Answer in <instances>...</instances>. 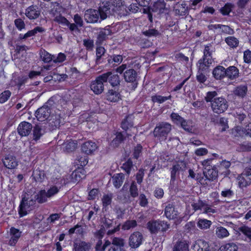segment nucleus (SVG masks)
Masks as SVG:
<instances>
[{
  "instance_id": "f257e3e1",
  "label": "nucleus",
  "mask_w": 251,
  "mask_h": 251,
  "mask_svg": "<svg viewBox=\"0 0 251 251\" xmlns=\"http://www.w3.org/2000/svg\"><path fill=\"white\" fill-rule=\"evenodd\" d=\"M172 129L171 124L167 122L157 123L153 131L154 137L159 142L165 141Z\"/></svg>"
},
{
  "instance_id": "f03ea898",
  "label": "nucleus",
  "mask_w": 251,
  "mask_h": 251,
  "mask_svg": "<svg viewBox=\"0 0 251 251\" xmlns=\"http://www.w3.org/2000/svg\"><path fill=\"white\" fill-rule=\"evenodd\" d=\"M35 207L34 201L29 199L25 195L22 196L20 204L18 207V212L20 218L27 215Z\"/></svg>"
},
{
  "instance_id": "7ed1b4c3",
  "label": "nucleus",
  "mask_w": 251,
  "mask_h": 251,
  "mask_svg": "<svg viewBox=\"0 0 251 251\" xmlns=\"http://www.w3.org/2000/svg\"><path fill=\"white\" fill-rule=\"evenodd\" d=\"M54 104V101L52 98H51L42 107L36 111L35 115L39 121L43 122L49 118L52 106Z\"/></svg>"
},
{
  "instance_id": "20e7f679",
  "label": "nucleus",
  "mask_w": 251,
  "mask_h": 251,
  "mask_svg": "<svg viewBox=\"0 0 251 251\" xmlns=\"http://www.w3.org/2000/svg\"><path fill=\"white\" fill-rule=\"evenodd\" d=\"M107 74H102L97 76L90 84L91 90L96 95L101 94L104 90V83L107 82Z\"/></svg>"
},
{
  "instance_id": "39448f33",
  "label": "nucleus",
  "mask_w": 251,
  "mask_h": 251,
  "mask_svg": "<svg viewBox=\"0 0 251 251\" xmlns=\"http://www.w3.org/2000/svg\"><path fill=\"white\" fill-rule=\"evenodd\" d=\"M211 106L214 113L221 114L224 113L227 109L228 105L225 98L218 97L214 99Z\"/></svg>"
},
{
  "instance_id": "423d86ee",
  "label": "nucleus",
  "mask_w": 251,
  "mask_h": 251,
  "mask_svg": "<svg viewBox=\"0 0 251 251\" xmlns=\"http://www.w3.org/2000/svg\"><path fill=\"white\" fill-rule=\"evenodd\" d=\"M144 241L143 235L139 231H134L130 234L128 239V245L133 249L139 248Z\"/></svg>"
},
{
  "instance_id": "0eeeda50",
  "label": "nucleus",
  "mask_w": 251,
  "mask_h": 251,
  "mask_svg": "<svg viewBox=\"0 0 251 251\" xmlns=\"http://www.w3.org/2000/svg\"><path fill=\"white\" fill-rule=\"evenodd\" d=\"M203 174L205 178L203 181L204 182V184L208 185L207 181L210 182L217 178L218 170L215 166L207 165L204 168Z\"/></svg>"
},
{
  "instance_id": "6e6552de",
  "label": "nucleus",
  "mask_w": 251,
  "mask_h": 251,
  "mask_svg": "<svg viewBox=\"0 0 251 251\" xmlns=\"http://www.w3.org/2000/svg\"><path fill=\"white\" fill-rule=\"evenodd\" d=\"M123 77L126 82L131 83L132 88L135 89L138 84L137 73L133 69H127L124 73Z\"/></svg>"
},
{
  "instance_id": "1a4fd4ad",
  "label": "nucleus",
  "mask_w": 251,
  "mask_h": 251,
  "mask_svg": "<svg viewBox=\"0 0 251 251\" xmlns=\"http://www.w3.org/2000/svg\"><path fill=\"white\" fill-rule=\"evenodd\" d=\"M32 128L33 126L31 123L23 121L19 124L17 131L21 137H26L31 133Z\"/></svg>"
},
{
  "instance_id": "9d476101",
  "label": "nucleus",
  "mask_w": 251,
  "mask_h": 251,
  "mask_svg": "<svg viewBox=\"0 0 251 251\" xmlns=\"http://www.w3.org/2000/svg\"><path fill=\"white\" fill-rule=\"evenodd\" d=\"M100 17L98 10L93 9H89L85 11L84 18L87 23H97Z\"/></svg>"
},
{
  "instance_id": "9b49d317",
  "label": "nucleus",
  "mask_w": 251,
  "mask_h": 251,
  "mask_svg": "<svg viewBox=\"0 0 251 251\" xmlns=\"http://www.w3.org/2000/svg\"><path fill=\"white\" fill-rule=\"evenodd\" d=\"M40 14V8L36 5H31L25 9V15L30 20L37 19Z\"/></svg>"
},
{
  "instance_id": "f8f14e48",
  "label": "nucleus",
  "mask_w": 251,
  "mask_h": 251,
  "mask_svg": "<svg viewBox=\"0 0 251 251\" xmlns=\"http://www.w3.org/2000/svg\"><path fill=\"white\" fill-rule=\"evenodd\" d=\"M9 234L10 238L8 241V245L11 247H14L21 237L22 232L19 229L12 226L10 228Z\"/></svg>"
},
{
  "instance_id": "ddd939ff",
  "label": "nucleus",
  "mask_w": 251,
  "mask_h": 251,
  "mask_svg": "<svg viewBox=\"0 0 251 251\" xmlns=\"http://www.w3.org/2000/svg\"><path fill=\"white\" fill-rule=\"evenodd\" d=\"M4 166L8 169H14L18 165L16 157L12 155H7L2 160Z\"/></svg>"
},
{
  "instance_id": "4468645a",
  "label": "nucleus",
  "mask_w": 251,
  "mask_h": 251,
  "mask_svg": "<svg viewBox=\"0 0 251 251\" xmlns=\"http://www.w3.org/2000/svg\"><path fill=\"white\" fill-rule=\"evenodd\" d=\"M97 148L98 146L95 142L87 141L82 144L81 150L82 152L89 155L93 154Z\"/></svg>"
},
{
  "instance_id": "2eb2a0df",
  "label": "nucleus",
  "mask_w": 251,
  "mask_h": 251,
  "mask_svg": "<svg viewBox=\"0 0 251 251\" xmlns=\"http://www.w3.org/2000/svg\"><path fill=\"white\" fill-rule=\"evenodd\" d=\"M85 176V170L83 168L79 167H77L71 175L72 181L74 183L79 182L82 179L84 178Z\"/></svg>"
},
{
  "instance_id": "dca6fc26",
  "label": "nucleus",
  "mask_w": 251,
  "mask_h": 251,
  "mask_svg": "<svg viewBox=\"0 0 251 251\" xmlns=\"http://www.w3.org/2000/svg\"><path fill=\"white\" fill-rule=\"evenodd\" d=\"M111 4L108 1L102 2L99 6L98 12L100 18L101 20H105L107 17L108 14H110Z\"/></svg>"
},
{
  "instance_id": "f3484780",
  "label": "nucleus",
  "mask_w": 251,
  "mask_h": 251,
  "mask_svg": "<svg viewBox=\"0 0 251 251\" xmlns=\"http://www.w3.org/2000/svg\"><path fill=\"white\" fill-rule=\"evenodd\" d=\"M192 250V251H209V245L207 242L199 239L193 244Z\"/></svg>"
},
{
  "instance_id": "a211bd4d",
  "label": "nucleus",
  "mask_w": 251,
  "mask_h": 251,
  "mask_svg": "<svg viewBox=\"0 0 251 251\" xmlns=\"http://www.w3.org/2000/svg\"><path fill=\"white\" fill-rule=\"evenodd\" d=\"M104 74H107V82L108 81L112 88H120V79L118 75L113 74L111 72L108 71Z\"/></svg>"
},
{
  "instance_id": "6ab92c4d",
  "label": "nucleus",
  "mask_w": 251,
  "mask_h": 251,
  "mask_svg": "<svg viewBox=\"0 0 251 251\" xmlns=\"http://www.w3.org/2000/svg\"><path fill=\"white\" fill-rule=\"evenodd\" d=\"M107 100L111 102H117L121 99L120 88H112L106 94Z\"/></svg>"
},
{
  "instance_id": "aec40b11",
  "label": "nucleus",
  "mask_w": 251,
  "mask_h": 251,
  "mask_svg": "<svg viewBox=\"0 0 251 251\" xmlns=\"http://www.w3.org/2000/svg\"><path fill=\"white\" fill-rule=\"evenodd\" d=\"M213 59L201 58L197 64V67L200 72H206L208 71L210 66L212 64Z\"/></svg>"
},
{
  "instance_id": "412c9836",
  "label": "nucleus",
  "mask_w": 251,
  "mask_h": 251,
  "mask_svg": "<svg viewBox=\"0 0 251 251\" xmlns=\"http://www.w3.org/2000/svg\"><path fill=\"white\" fill-rule=\"evenodd\" d=\"M45 31V29L42 26H36L33 29L28 31L26 33L23 34L20 33L19 35V39L20 40L26 39L28 37L35 36L38 32L42 33Z\"/></svg>"
},
{
  "instance_id": "4be33fe9",
  "label": "nucleus",
  "mask_w": 251,
  "mask_h": 251,
  "mask_svg": "<svg viewBox=\"0 0 251 251\" xmlns=\"http://www.w3.org/2000/svg\"><path fill=\"white\" fill-rule=\"evenodd\" d=\"M133 126L134 123L132 116L128 114L122 121L120 126L122 129L126 132L131 128Z\"/></svg>"
},
{
  "instance_id": "5701e85b",
  "label": "nucleus",
  "mask_w": 251,
  "mask_h": 251,
  "mask_svg": "<svg viewBox=\"0 0 251 251\" xmlns=\"http://www.w3.org/2000/svg\"><path fill=\"white\" fill-rule=\"evenodd\" d=\"M111 30L108 28H103L99 32L96 44L98 46L101 45L104 41L107 39V36L111 35Z\"/></svg>"
},
{
  "instance_id": "b1692460",
  "label": "nucleus",
  "mask_w": 251,
  "mask_h": 251,
  "mask_svg": "<svg viewBox=\"0 0 251 251\" xmlns=\"http://www.w3.org/2000/svg\"><path fill=\"white\" fill-rule=\"evenodd\" d=\"M189 8L185 1L181 3H177L174 6V11L176 14L180 16H185L188 14Z\"/></svg>"
},
{
  "instance_id": "393cba45",
  "label": "nucleus",
  "mask_w": 251,
  "mask_h": 251,
  "mask_svg": "<svg viewBox=\"0 0 251 251\" xmlns=\"http://www.w3.org/2000/svg\"><path fill=\"white\" fill-rule=\"evenodd\" d=\"M212 75L216 80H221L226 77V69L221 65L217 66L213 69Z\"/></svg>"
},
{
  "instance_id": "a878e982",
  "label": "nucleus",
  "mask_w": 251,
  "mask_h": 251,
  "mask_svg": "<svg viewBox=\"0 0 251 251\" xmlns=\"http://www.w3.org/2000/svg\"><path fill=\"white\" fill-rule=\"evenodd\" d=\"M75 251H90L91 248V244L84 241L79 240L74 244Z\"/></svg>"
},
{
  "instance_id": "bb28decb",
  "label": "nucleus",
  "mask_w": 251,
  "mask_h": 251,
  "mask_svg": "<svg viewBox=\"0 0 251 251\" xmlns=\"http://www.w3.org/2000/svg\"><path fill=\"white\" fill-rule=\"evenodd\" d=\"M48 197L45 189H42L34 196V198L32 199L34 201V203L36 204V201L40 204L44 203L48 201Z\"/></svg>"
},
{
  "instance_id": "cd10ccee",
  "label": "nucleus",
  "mask_w": 251,
  "mask_h": 251,
  "mask_svg": "<svg viewBox=\"0 0 251 251\" xmlns=\"http://www.w3.org/2000/svg\"><path fill=\"white\" fill-rule=\"evenodd\" d=\"M239 76V69L234 66H230L226 69V75L230 80H233Z\"/></svg>"
},
{
  "instance_id": "c85d7f7f",
  "label": "nucleus",
  "mask_w": 251,
  "mask_h": 251,
  "mask_svg": "<svg viewBox=\"0 0 251 251\" xmlns=\"http://www.w3.org/2000/svg\"><path fill=\"white\" fill-rule=\"evenodd\" d=\"M77 142L76 141L69 139L66 140L63 144V151L69 153L74 151L76 148Z\"/></svg>"
},
{
  "instance_id": "c756f323",
  "label": "nucleus",
  "mask_w": 251,
  "mask_h": 251,
  "mask_svg": "<svg viewBox=\"0 0 251 251\" xmlns=\"http://www.w3.org/2000/svg\"><path fill=\"white\" fill-rule=\"evenodd\" d=\"M164 214L166 217L169 219H175L177 218L178 211L175 209L174 206L170 204L167 205L165 208Z\"/></svg>"
},
{
  "instance_id": "7c9ffc66",
  "label": "nucleus",
  "mask_w": 251,
  "mask_h": 251,
  "mask_svg": "<svg viewBox=\"0 0 251 251\" xmlns=\"http://www.w3.org/2000/svg\"><path fill=\"white\" fill-rule=\"evenodd\" d=\"M173 251H189V245L185 240L177 241L174 245Z\"/></svg>"
},
{
  "instance_id": "2f4dec72",
  "label": "nucleus",
  "mask_w": 251,
  "mask_h": 251,
  "mask_svg": "<svg viewBox=\"0 0 251 251\" xmlns=\"http://www.w3.org/2000/svg\"><path fill=\"white\" fill-rule=\"evenodd\" d=\"M115 134L116 136L111 141V144L114 147L117 148L126 140V136L119 131H117Z\"/></svg>"
},
{
  "instance_id": "473e14b6",
  "label": "nucleus",
  "mask_w": 251,
  "mask_h": 251,
  "mask_svg": "<svg viewBox=\"0 0 251 251\" xmlns=\"http://www.w3.org/2000/svg\"><path fill=\"white\" fill-rule=\"evenodd\" d=\"M248 87L246 85H240L236 86L234 91V94L240 98H244L247 95Z\"/></svg>"
},
{
  "instance_id": "72a5a7b5",
  "label": "nucleus",
  "mask_w": 251,
  "mask_h": 251,
  "mask_svg": "<svg viewBox=\"0 0 251 251\" xmlns=\"http://www.w3.org/2000/svg\"><path fill=\"white\" fill-rule=\"evenodd\" d=\"M53 15L54 17V21L57 23L58 24L66 25L67 24H69V21L65 17L62 16L60 11L58 13L57 8H56L54 12H53Z\"/></svg>"
},
{
  "instance_id": "f704fd0d",
  "label": "nucleus",
  "mask_w": 251,
  "mask_h": 251,
  "mask_svg": "<svg viewBox=\"0 0 251 251\" xmlns=\"http://www.w3.org/2000/svg\"><path fill=\"white\" fill-rule=\"evenodd\" d=\"M147 227L152 234H156L159 231L158 220H151L147 224Z\"/></svg>"
},
{
  "instance_id": "c9c22d12",
  "label": "nucleus",
  "mask_w": 251,
  "mask_h": 251,
  "mask_svg": "<svg viewBox=\"0 0 251 251\" xmlns=\"http://www.w3.org/2000/svg\"><path fill=\"white\" fill-rule=\"evenodd\" d=\"M32 176L37 182H43L46 176L44 170L36 169L33 172Z\"/></svg>"
},
{
  "instance_id": "e433bc0d",
  "label": "nucleus",
  "mask_w": 251,
  "mask_h": 251,
  "mask_svg": "<svg viewBox=\"0 0 251 251\" xmlns=\"http://www.w3.org/2000/svg\"><path fill=\"white\" fill-rule=\"evenodd\" d=\"M214 49L211 43H208L204 45L202 58L212 59V52L214 51Z\"/></svg>"
},
{
  "instance_id": "4c0bfd02",
  "label": "nucleus",
  "mask_w": 251,
  "mask_h": 251,
  "mask_svg": "<svg viewBox=\"0 0 251 251\" xmlns=\"http://www.w3.org/2000/svg\"><path fill=\"white\" fill-rule=\"evenodd\" d=\"M166 3L163 1H157L155 2L152 7V11L154 12L162 13L165 9Z\"/></svg>"
},
{
  "instance_id": "58836bf2",
  "label": "nucleus",
  "mask_w": 251,
  "mask_h": 251,
  "mask_svg": "<svg viewBox=\"0 0 251 251\" xmlns=\"http://www.w3.org/2000/svg\"><path fill=\"white\" fill-rule=\"evenodd\" d=\"M172 99V96L170 95L168 96H162L159 95H152L151 97V100L153 103H162L167 100H170Z\"/></svg>"
},
{
  "instance_id": "ea45409f",
  "label": "nucleus",
  "mask_w": 251,
  "mask_h": 251,
  "mask_svg": "<svg viewBox=\"0 0 251 251\" xmlns=\"http://www.w3.org/2000/svg\"><path fill=\"white\" fill-rule=\"evenodd\" d=\"M124 176L122 173L117 174L112 177L113 183L115 187L119 188L123 184Z\"/></svg>"
},
{
  "instance_id": "a19ab883",
  "label": "nucleus",
  "mask_w": 251,
  "mask_h": 251,
  "mask_svg": "<svg viewBox=\"0 0 251 251\" xmlns=\"http://www.w3.org/2000/svg\"><path fill=\"white\" fill-rule=\"evenodd\" d=\"M225 41L228 46L233 49L237 48L239 43V40L234 36H228L226 37L225 39Z\"/></svg>"
},
{
  "instance_id": "79ce46f5",
  "label": "nucleus",
  "mask_w": 251,
  "mask_h": 251,
  "mask_svg": "<svg viewBox=\"0 0 251 251\" xmlns=\"http://www.w3.org/2000/svg\"><path fill=\"white\" fill-rule=\"evenodd\" d=\"M238 248L233 243H226L221 246L219 251H237Z\"/></svg>"
},
{
  "instance_id": "37998d69",
  "label": "nucleus",
  "mask_w": 251,
  "mask_h": 251,
  "mask_svg": "<svg viewBox=\"0 0 251 251\" xmlns=\"http://www.w3.org/2000/svg\"><path fill=\"white\" fill-rule=\"evenodd\" d=\"M137 223L135 220H128L125 221L122 226V229L124 230H128L131 228L136 227Z\"/></svg>"
},
{
  "instance_id": "c03bdc74",
  "label": "nucleus",
  "mask_w": 251,
  "mask_h": 251,
  "mask_svg": "<svg viewBox=\"0 0 251 251\" xmlns=\"http://www.w3.org/2000/svg\"><path fill=\"white\" fill-rule=\"evenodd\" d=\"M212 225V222L205 219H200L197 223V226L201 229L209 228Z\"/></svg>"
},
{
  "instance_id": "a18cd8bd",
  "label": "nucleus",
  "mask_w": 251,
  "mask_h": 251,
  "mask_svg": "<svg viewBox=\"0 0 251 251\" xmlns=\"http://www.w3.org/2000/svg\"><path fill=\"white\" fill-rule=\"evenodd\" d=\"M42 129L40 126L36 125L33 127V140L35 142H37L43 135L42 133Z\"/></svg>"
},
{
  "instance_id": "49530a36",
  "label": "nucleus",
  "mask_w": 251,
  "mask_h": 251,
  "mask_svg": "<svg viewBox=\"0 0 251 251\" xmlns=\"http://www.w3.org/2000/svg\"><path fill=\"white\" fill-rule=\"evenodd\" d=\"M40 57L42 58V61L44 63H49L51 60L53 61V58H54V56H52L45 50H41Z\"/></svg>"
},
{
  "instance_id": "de8ad7c7",
  "label": "nucleus",
  "mask_w": 251,
  "mask_h": 251,
  "mask_svg": "<svg viewBox=\"0 0 251 251\" xmlns=\"http://www.w3.org/2000/svg\"><path fill=\"white\" fill-rule=\"evenodd\" d=\"M88 162V157L86 155H80L77 157L75 160V163L77 165V167L83 168L86 166Z\"/></svg>"
},
{
  "instance_id": "09e8293b",
  "label": "nucleus",
  "mask_w": 251,
  "mask_h": 251,
  "mask_svg": "<svg viewBox=\"0 0 251 251\" xmlns=\"http://www.w3.org/2000/svg\"><path fill=\"white\" fill-rule=\"evenodd\" d=\"M143 147L140 144H137L133 149V158L138 159L142 154Z\"/></svg>"
},
{
  "instance_id": "8fccbe9b",
  "label": "nucleus",
  "mask_w": 251,
  "mask_h": 251,
  "mask_svg": "<svg viewBox=\"0 0 251 251\" xmlns=\"http://www.w3.org/2000/svg\"><path fill=\"white\" fill-rule=\"evenodd\" d=\"M133 164L131 159L128 158L127 160L123 164L122 168L127 175L130 174L132 168H133Z\"/></svg>"
},
{
  "instance_id": "3c124183",
  "label": "nucleus",
  "mask_w": 251,
  "mask_h": 251,
  "mask_svg": "<svg viewBox=\"0 0 251 251\" xmlns=\"http://www.w3.org/2000/svg\"><path fill=\"white\" fill-rule=\"evenodd\" d=\"M206 205V201H202L200 199L198 200V201L196 202H194L192 203L191 206L193 208V209L195 211L198 210H201L203 209L204 206Z\"/></svg>"
},
{
  "instance_id": "603ef678",
  "label": "nucleus",
  "mask_w": 251,
  "mask_h": 251,
  "mask_svg": "<svg viewBox=\"0 0 251 251\" xmlns=\"http://www.w3.org/2000/svg\"><path fill=\"white\" fill-rule=\"evenodd\" d=\"M170 118L172 122L176 126H179L184 119V118L180 116L178 113L174 112L171 114Z\"/></svg>"
},
{
  "instance_id": "864d4df0",
  "label": "nucleus",
  "mask_w": 251,
  "mask_h": 251,
  "mask_svg": "<svg viewBox=\"0 0 251 251\" xmlns=\"http://www.w3.org/2000/svg\"><path fill=\"white\" fill-rule=\"evenodd\" d=\"M216 233L219 238H224L229 235V232L223 226H219L217 228Z\"/></svg>"
},
{
  "instance_id": "5fc2aeb1",
  "label": "nucleus",
  "mask_w": 251,
  "mask_h": 251,
  "mask_svg": "<svg viewBox=\"0 0 251 251\" xmlns=\"http://www.w3.org/2000/svg\"><path fill=\"white\" fill-rule=\"evenodd\" d=\"M233 5L230 3H226L220 9V12L223 16H227L229 14L232 10Z\"/></svg>"
},
{
  "instance_id": "6e6d98bb",
  "label": "nucleus",
  "mask_w": 251,
  "mask_h": 251,
  "mask_svg": "<svg viewBox=\"0 0 251 251\" xmlns=\"http://www.w3.org/2000/svg\"><path fill=\"white\" fill-rule=\"evenodd\" d=\"M142 34L148 37H156L159 35V32L155 28H150L148 30L142 31Z\"/></svg>"
},
{
  "instance_id": "4d7b16f0",
  "label": "nucleus",
  "mask_w": 251,
  "mask_h": 251,
  "mask_svg": "<svg viewBox=\"0 0 251 251\" xmlns=\"http://www.w3.org/2000/svg\"><path fill=\"white\" fill-rule=\"evenodd\" d=\"M125 245L124 240L119 237H114L112 242L111 247L124 248Z\"/></svg>"
},
{
  "instance_id": "13d9d810",
  "label": "nucleus",
  "mask_w": 251,
  "mask_h": 251,
  "mask_svg": "<svg viewBox=\"0 0 251 251\" xmlns=\"http://www.w3.org/2000/svg\"><path fill=\"white\" fill-rule=\"evenodd\" d=\"M181 169L179 164H176L173 165L171 171V180L175 181L176 178V173Z\"/></svg>"
},
{
  "instance_id": "bf43d9fd",
  "label": "nucleus",
  "mask_w": 251,
  "mask_h": 251,
  "mask_svg": "<svg viewBox=\"0 0 251 251\" xmlns=\"http://www.w3.org/2000/svg\"><path fill=\"white\" fill-rule=\"evenodd\" d=\"M185 231L187 233H192L196 230V223L194 221L188 222L184 227Z\"/></svg>"
},
{
  "instance_id": "052dcab7",
  "label": "nucleus",
  "mask_w": 251,
  "mask_h": 251,
  "mask_svg": "<svg viewBox=\"0 0 251 251\" xmlns=\"http://www.w3.org/2000/svg\"><path fill=\"white\" fill-rule=\"evenodd\" d=\"M112 196L108 194L103 195L101 201L102 206L103 208H106L108 205H110L112 202Z\"/></svg>"
},
{
  "instance_id": "680f3d73",
  "label": "nucleus",
  "mask_w": 251,
  "mask_h": 251,
  "mask_svg": "<svg viewBox=\"0 0 251 251\" xmlns=\"http://www.w3.org/2000/svg\"><path fill=\"white\" fill-rule=\"evenodd\" d=\"M129 193L130 196L133 198H135L138 196V191L136 183L133 181L131 182L129 187Z\"/></svg>"
},
{
  "instance_id": "e2e57ef3",
  "label": "nucleus",
  "mask_w": 251,
  "mask_h": 251,
  "mask_svg": "<svg viewBox=\"0 0 251 251\" xmlns=\"http://www.w3.org/2000/svg\"><path fill=\"white\" fill-rule=\"evenodd\" d=\"M11 95V92L9 90H5L0 94V103L5 102Z\"/></svg>"
},
{
  "instance_id": "0e129e2a",
  "label": "nucleus",
  "mask_w": 251,
  "mask_h": 251,
  "mask_svg": "<svg viewBox=\"0 0 251 251\" xmlns=\"http://www.w3.org/2000/svg\"><path fill=\"white\" fill-rule=\"evenodd\" d=\"M14 25L19 31H22L25 28L24 21L20 18L16 19L14 20Z\"/></svg>"
},
{
  "instance_id": "69168bd1",
  "label": "nucleus",
  "mask_w": 251,
  "mask_h": 251,
  "mask_svg": "<svg viewBox=\"0 0 251 251\" xmlns=\"http://www.w3.org/2000/svg\"><path fill=\"white\" fill-rule=\"evenodd\" d=\"M106 51L105 48L102 46H100L96 49V61H99L102 56L104 55Z\"/></svg>"
},
{
  "instance_id": "338daca9",
  "label": "nucleus",
  "mask_w": 251,
  "mask_h": 251,
  "mask_svg": "<svg viewBox=\"0 0 251 251\" xmlns=\"http://www.w3.org/2000/svg\"><path fill=\"white\" fill-rule=\"evenodd\" d=\"M164 195V192L163 189L159 187H156L155 188L153 191V196L157 199H161L163 198Z\"/></svg>"
},
{
  "instance_id": "774afa93",
  "label": "nucleus",
  "mask_w": 251,
  "mask_h": 251,
  "mask_svg": "<svg viewBox=\"0 0 251 251\" xmlns=\"http://www.w3.org/2000/svg\"><path fill=\"white\" fill-rule=\"evenodd\" d=\"M59 191V189L56 186H52L46 192L48 198H51L57 194Z\"/></svg>"
}]
</instances>
